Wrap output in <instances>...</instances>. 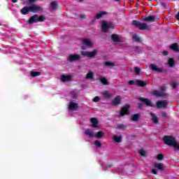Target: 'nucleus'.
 Wrapping results in <instances>:
<instances>
[{
    "instance_id": "f257e3e1",
    "label": "nucleus",
    "mask_w": 179,
    "mask_h": 179,
    "mask_svg": "<svg viewBox=\"0 0 179 179\" xmlns=\"http://www.w3.org/2000/svg\"><path fill=\"white\" fill-rule=\"evenodd\" d=\"M163 141L165 145L172 146V148H174L176 150H179V143L177 142L175 137L172 136H165L163 138Z\"/></svg>"
},
{
    "instance_id": "f03ea898",
    "label": "nucleus",
    "mask_w": 179,
    "mask_h": 179,
    "mask_svg": "<svg viewBox=\"0 0 179 179\" xmlns=\"http://www.w3.org/2000/svg\"><path fill=\"white\" fill-rule=\"evenodd\" d=\"M133 26L139 29V30H149L150 29V26L148 25V24L145 22H141L138 20H133L131 22Z\"/></svg>"
},
{
    "instance_id": "7ed1b4c3",
    "label": "nucleus",
    "mask_w": 179,
    "mask_h": 179,
    "mask_svg": "<svg viewBox=\"0 0 179 179\" xmlns=\"http://www.w3.org/2000/svg\"><path fill=\"white\" fill-rule=\"evenodd\" d=\"M44 20H45V16H38V15H34L29 18V22L31 24L33 23H37L38 22H44Z\"/></svg>"
},
{
    "instance_id": "20e7f679",
    "label": "nucleus",
    "mask_w": 179,
    "mask_h": 179,
    "mask_svg": "<svg viewBox=\"0 0 179 179\" xmlns=\"http://www.w3.org/2000/svg\"><path fill=\"white\" fill-rule=\"evenodd\" d=\"M94 44L92 41L87 38L83 40L81 50H86L87 48H93Z\"/></svg>"
},
{
    "instance_id": "39448f33",
    "label": "nucleus",
    "mask_w": 179,
    "mask_h": 179,
    "mask_svg": "<svg viewBox=\"0 0 179 179\" xmlns=\"http://www.w3.org/2000/svg\"><path fill=\"white\" fill-rule=\"evenodd\" d=\"M80 54L83 57H87V58H94V57H96V55H97V50H94L92 52L81 51Z\"/></svg>"
},
{
    "instance_id": "423d86ee",
    "label": "nucleus",
    "mask_w": 179,
    "mask_h": 179,
    "mask_svg": "<svg viewBox=\"0 0 179 179\" xmlns=\"http://www.w3.org/2000/svg\"><path fill=\"white\" fill-rule=\"evenodd\" d=\"M101 27H102V31H104V33H107V30H108L110 27H113V23H111L110 22L102 21Z\"/></svg>"
},
{
    "instance_id": "0eeeda50",
    "label": "nucleus",
    "mask_w": 179,
    "mask_h": 179,
    "mask_svg": "<svg viewBox=\"0 0 179 179\" xmlns=\"http://www.w3.org/2000/svg\"><path fill=\"white\" fill-rule=\"evenodd\" d=\"M30 11L34 13H37V12H43V8L38 5L33 4L29 6Z\"/></svg>"
},
{
    "instance_id": "6e6552de",
    "label": "nucleus",
    "mask_w": 179,
    "mask_h": 179,
    "mask_svg": "<svg viewBox=\"0 0 179 179\" xmlns=\"http://www.w3.org/2000/svg\"><path fill=\"white\" fill-rule=\"evenodd\" d=\"M162 92H159L157 90L153 91L152 94L154 96H156L157 97H162V96H164V91L166 90V87L162 86L160 87Z\"/></svg>"
},
{
    "instance_id": "1a4fd4ad",
    "label": "nucleus",
    "mask_w": 179,
    "mask_h": 179,
    "mask_svg": "<svg viewBox=\"0 0 179 179\" xmlns=\"http://www.w3.org/2000/svg\"><path fill=\"white\" fill-rule=\"evenodd\" d=\"M67 59L69 61V62H73L75 61H79L80 59V55H69Z\"/></svg>"
},
{
    "instance_id": "9d476101",
    "label": "nucleus",
    "mask_w": 179,
    "mask_h": 179,
    "mask_svg": "<svg viewBox=\"0 0 179 179\" xmlns=\"http://www.w3.org/2000/svg\"><path fill=\"white\" fill-rule=\"evenodd\" d=\"M167 104H169V102L166 100L158 101L157 102V107L158 108H164V107H167Z\"/></svg>"
},
{
    "instance_id": "9b49d317",
    "label": "nucleus",
    "mask_w": 179,
    "mask_h": 179,
    "mask_svg": "<svg viewBox=\"0 0 179 179\" xmlns=\"http://www.w3.org/2000/svg\"><path fill=\"white\" fill-rule=\"evenodd\" d=\"M60 80H62V82H71V80H72V76L62 75L60 77Z\"/></svg>"
},
{
    "instance_id": "f8f14e48",
    "label": "nucleus",
    "mask_w": 179,
    "mask_h": 179,
    "mask_svg": "<svg viewBox=\"0 0 179 179\" xmlns=\"http://www.w3.org/2000/svg\"><path fill=\"white\" fill-rule=\"evenodd\" d=\"M135 83L136 85H137V86H139L140 87H145V86L148 85V83L141 80H136L135 81Z\"/></svg>"
},
{
    "instance_id": "ddd939ff",
    "label": "nucleus",
    "mask_w": 179,
    "mask_h": 179,
    "mask_svg": "<svg viewBox=\"0 0 179 179\" xmlns=\"http://www.w3.org/2000/svg\"><path fill=\"white\" fill-rule=\"evenodd\" d=\"M150 68L151 71H154L155 72H162V70L159 69L156 64H151L150 65Z\"/></svg>"
},
{
    "instance_id": "4468645a",
    "label": "nucleus",
    "mask_w": 179,
    "mask_h": 179,
    "mask_svg": "<svg viewBox=\"0 0 179 179\" xmlns=\"http://www.w3.org/2000/svg\"><path fill=\"white\" fill-rule=\"evenodd\" d=\"M128 110H129V105H126L122 108L120 111V115H125V114H128Z\"/></svg>"
},
{
    "instance_id": "2eb2a0df",
    "label": "nucleus",
    "mask_w": 179,
    "mask_h": 179,
    "mask_svg": "<svg viewBox=\"0 0 179 179\" xmlns=\"http://www.w3.org/2000/svg\"><path fill=\"white\" fill-rule=\"evenodd\" d=\"M144 22H155L156 20V17L154 15H150L148 17L143 18Z\"/></svg>"
},
{
    "instance_id": "dca6fc26",
    "label": "nucleus",
    "mask_w": 179,
    "mask_h": 179,
    "mask_svg": "<svg viewBox=\"0 0 179 179\" xmlns=\"http://www.w3.org/2000/svg\"><path fill=\"white\" fill-rule=\"evenodd\" d=\"M78 108V103H75V102H70L69 105V110H75Z\"/></svg>"
},
{
    "instance_id": "f3484780",
    "label": "nucleus",
    "mask_w": 179,
    "mask_h": 179,
    "mask_svg": "<svg viewBox=\"0 0 179 179\" xmlns=\"http://www.w3.org/2000/svg\"><path fill=\"white\" fill-rule=\"evenodd\" d=\"M154 167H155L156 169H158V170H161V171H163V170H164V169H166V167L164 166V164H163L162 163H155L154 164Z\"/></svg>"
},
{
    "instance_id": "a211bd4d",
    "label": "nucleus",
    "mask_w": 179,
    "mask_h": 179,
    "mask_svg": "<svg viewBox=\"0 0 179 179\" xmlns=\"http://www.w3.org/2000/svg\"><path fill=\"white\" fill-rule=\"evenodd\" d=\"M140 100L141 101H143V103H145L146 106H148L149 107H152L153 106V104H152V102L150 101V100H149L148 99L140 98Z\"/></svg>"
},
{
    "instance_id": "6ab92c4d",
    "label": "nucleus",
    "mask_w": 179,
    "mask_h": 179,
    "mask_svg": "<svg viewBox=\"0 0 179 179\" xmlns=\"http://www.w3.org/2000/svg\"><path fill=\"white\" fill-rule=\"evenodd\" d=\"M107 15V11H100L95 16V19H101L103 16H106Z\"/></svg>"
},
{
    "instance_id": "aec40b11",
    "label": "nucleus",
    "mask_w": 179,
    "mask_h": 179,
    "mask_svg": "<svg viewBox=\"0 0 179 179\" xmlns=\"http://www.w3.org/2000/svg\"><path fill=\"white\" fill-rule=\"evenodd\" d=\"M121 101V96H116L113 101L112 103L113 106H118V103Z\"/></svg>"
},
{
    "instance_id": "412c9836",
    "label": "nucleus",
    "mask_w": 179,
    "mask_h": 179,
    "mask_svg": "<svg viewBox=\"0 0 179 179\" xmlns=\"http://www.w3.org/2000/svg\"><path fill=\"white\" fill-rule=\"evenodd\" d=\"M30 11V6H25L21 10V13L22 15H27Z\"/></svg>"
},
{
    "instance_id": "4be33fe9",
    "label": "nucleus",
    "mask_w": 179,
    "mask_h": 179,
    "mask_svg": "<svg viewBox=\"0 0 179 179\" xmlns=\"http://www.w3.org/2000/svg\"><path fill=\"white\" fill-rule=\"evenodd\" d=\"M113 139L115 142H117V143H120L122 141V136L115 135L113 136Z\"/></svg>"
},
{
    "instance_id": "5701e85b",
    "label": "nucleus",
    "mask_w": 179,
    "mask_h": 179,
    "mask_svg": "<svg viewBox=\"0 0 179 179\" xmlns=\"http://www.w3.org/2000/svg\"><path fill=\"white\" fill-rule=\"evenodd\" d=\"M171 50H173V51H176V52H179V45L177 43H173L171 45Z\"/></svg>"
},
{
    "instance_id": "b1692460",
    "label": "nucleus",
    "mask_w": 179,
    "mask_h": 179,
    "mask_svg": "<svg viewBox=\"0 0 179 179\" xmlns=\"http://www.w3.org/2000/svg\"><path fill=\"white\" fill-rule=\"evenodd\" d=\"M101 94L103 99H110V97H111V94H110L108 91H103L101 92Z\"/></svg>"
},
{
    "instance_id": "393cba45",
    "label": "nucleus",
    "mask_w": 179,
    "mask_h": 179,
    "mask_svg": "<svg viewBox=\"0 0 179 179\" xmlns=\"http://www.w3.org/2000/svg\"><path fill=\"white\" fill-rule=\"evenodd\" d=\"M85 135H87V136H90V138H93L94 136H95L94 132L89 129L85 131Z\"/></svg>"
},
{
    "instance_id": "a878e982",
    "label": "nucleus",
    "mask_w": 179,
    "mask_h": 179,
    "mask_svg": "<svg viewBox=\"0 0 179 179\" xmlns=\"http://www.w3.org/2000/svg\"><path fill=\"white\" fill-rule=\"evenodd\" d=\"M100 82L105 85H108L110 83H108V80H107V78L106 77H101L100 78Z\"/></svg>"
},
{
    "instance_id": "bb28decb",
    "label": "nucleus",
    "mask_w": 179,
    "mask_h": 179,
    "mask_svg": "<svg viewBox=\"0 0 179 179\" xmlns=\"http://www.w3.org/2000/svg\"><path fill=\"white\" fill-rule=\"evenodd\" d=\"M93 128H97V119L95 117H92L90 120Z\"/></svg>"
},
{
    "instance_id": "cd10ccee",
    "label": "nucleus",
    "mask_w": 179,
    "mask_h": 179,
    "mask_svg": "<svg viewBox=\"0 0 179 179\" xmlns=\"http://www.w3.org/2000/svg\"><path fill=\"white\" fill-rule=\"evenodd\" d=\"M111 38L115 43L120 41V37H118V35L117 34H113Z\"/></svg>"
},
{
    "instance_id": "c85d7f7f",
    "label": "nucleus",
    "mask_w": 179,
    "mask_h": 179,
    "mask_svg": "<svg viewBox=\"0 0 179 179\" xmlns=\"http://www.w3.org/2000/svg\"><path fill=\"white\" fill-rule=\"evenodd\" d=\"M58 5V3H57V1H53L50 3V9H52V10H55V9H57V6Z\"/></svg>"
},
{
    "instance_id": "c756f323",
    "label": "nucleus",
    "mask_w": 179,
    "mask_h": 179,
    "mask_svg": "<svg viewBox=\"0 0 179 179\" xmlns=\"http://www.w3.org/2000/svg\"><path fill=\"white\" fill-rule=\"evenodd\" d=\"M40 75H41V73H40L38 71H31V76H32V78H36V76H40Z\"/></svg>"
},
{
    "instance_id": "7c9ffc66",
    "label": "nucleus",
    "mask_w": 179,
    "mask_h": 179,
    "mask_svg": "<svg viewBox=\"0 0 179 179\" xmlns=\"http://www.w3.org/2000/svg\"><path fill=\"white\" fill-rule=\"evenodd\" d=\"M150 115L152 117L153 122H155V124H157L159 122V119L157 118V117H156L153 113H151Z\"/></svg>"
},
{
    "instance_id": "2f4dec72",
    "label": "nucleus",
    "mask_w": 179,
    "mask_h": 179,
    "mask_svg": "<svg viewBox=\"0 0 179 179\" xmlns=\"http://www.w3.org/2000/svg\"><path fill=\"white\" fill-rule=\"evenodd\" d=\"M139 117H141L140 115H138V114L133 115L131 120L132 121L137 122L139 120Z\"/></svg>"
},
{
    "instance_id": "473e14b6",
    "label": "nucleus",
    "mask_w": 179,
    "mask_h": 179,
    "mask_svg": "<svg viewBox=\"0 0 179 179\" xmlns=\"http://www.w3.org/2000/svg\"><path fill=\"white\" fill-rule=\"evenodd\" d=\"M168 64L169 66L173 67L174 66V64H176V62L174 61V59L170 58L168 61Z\"/></svg>"
},
{
    "instance_id": "72a5a7b5",
    "label": "nucleus",
    "mask_w": 179,
    "mask_h": 179,
    "mask_svg": "<svg viewBox=\"0 0 179 179\" xmlns=\"http://www.w3.org/2000/svg\"><path fill=\"white\" fill-rule=\"evenodd\" d=\"M94 73L92 71L88 72V73L86 76L87 79H93V76Z\"/></svg>"
},
{
    "instance_id": "f704fd0d",
    "label": "nucleus",
    "mask_w": 179,
    "mask_h": 179,
    "mask_svg": "<svg viewBox=\"0 0 179 179\" xmlns=\"http://www.w3.org/2000/svg\"><path fill=\"white\" fill-rule=\"evenodd\" d=\"M96 138H103L104 136V132L103 131H99L95 135Z\"/></svg>"
},
{
    "instance_id": "c9c22d12",
    "label": "nucleus",
    "mask_w": 179,
    "mask_h": 179,
    "mask_svg": "<svg viewBox=\"0 0 179 179\" xmlns=\"http://www.w3.org/2000/svg\"><path fill=\"white\" fill-rule=\"evenodd\" d=\"M138 153L141 156H146V151H145V150H140Z\"/></svg>"
},
{
    "instance_id": "e433bc0d",
    "label": "nucleus",
    "mask_w": 179,
    "mask_h": 179,
    "mask_svg": "<svg viewBox=\"0 0 179 179\" xmlns=\"http://www.w3.org/2000/svg\"><path fill=\"white\" fill-rule=\"evenodd\" d=\"M104 64L106 66H114V63L110 62H106Z\"/></svg>"
},
{
    "instance_id": "4c0bfd02",
    "label": "nucleus",
    "mask_w": 179,
    "mask_h": 179,
    "mask_svg": "<svg viewBox=\"0 0 179 179\" xmlns=\"http://www.w3.org/2000/svg\"><path fill=\"white\" fill-rule=\"evenodd\" d=\"M133 40L134 41H139V40H140L139 36H138V35H136V34H134L133 35Z\"/></svg>"
},
{
    "instance_id": "58836bf2",
    "label": "nucleus",
    "mask_w": 179,
    "mask_h": 179,
    "mask_svg": "<svg viewBox=\"0 0 179 179\" xmlns=\"http://www.w3.org/2000/svg\"><path fill=\"white\" fill-rule=\"evenodd\" d=\"M134 71H135L136 75H139V73L141 72V69L139 67H135Z\"/></svg>"
},
{
    "instance_id": "ea45409f",
    "label": "nucleus",
    "mask_w": 179,
    "mask_h": 179,
    "mask_svg": "<svg viewBox=\"0 0 179 179\" xmlns=\"http://www.w3.org/2000/svg\"><path fill=\"white\" fill-rule=\"evenodd\" d=\"M164 157V156H163V155H162V154H159L157 155V160H162Z\"/></svg>"
},
{
    "instance_id": "a19ab883",
    "label": "nucleus",
    "mask_w": 179,
    "mask_h": 179,
    "mask_svg": "<svg viewBox=\"0 0 179 179\" xmlns=\"http://www.w3.org/2000/svg\"><path fill=\"white\" fill-rule=\"evenodd\" d=\"M94 145H96L98 148H100L101 146V143L99 141H95Z\"/></svg>"
},
{
    "instance_id": "79ce46f5",
    "label": "nucleus",
    "mask_w": 179,
    "mask_h": 179,
    "mask_svg": "<svg viewBox=\"0 0 179 179\" xmlns=\"http://www.w3.org/2000/svg\"><path fill=\"white\" fill-rule=\"evenodd\" d=\"M100 101V98L99 96H95L94 99H93V101H94V103H97L98 101Z\"/></svg>"
},
{
    "instance_id": "37998d69",
    "label": "nucleus",
    "mask_w": 179,
    "mask_h": 179,
    "mask_svg": "<svg viewBox=\"0 0 179 179\" xmlns=\"http://www.w3.org/2000/svg\"><path fill=\"white\" fill-rule=\"evenodd\" d=\"M171 86L173 89H176L177 87V83H172Z\"/></svg>"
},
{
    "instance_id": "c03bdc74",
    "label": "nucleus",
    "mask_w": 179,
    "mask_h": 179,
    "mask_svg": "<svg viewBox=\"0 0 179 179\" xmlns=\"http://www.w3.org/2000/svg\"><path fill=\"white\" fill-rule=\"evenodd\" d=\"M135 83V81H134V80H129V85H134Z\"/></svg>"
},
{
    "instance_id": "a18cd8bd",
    "label": "nucleus",
    "mask_w": 179,
    "mask_h": 179,
    "mask_svg": "<svg viewBox=\"0 0 179 179\" xmlns=\"http://www.w3.org/2000/svg\"><path fill=\"white\" fill-rule=\"evenodd\" d=\"M152 174H157V170H156V169H152Z\"/></svg>"
},
{
    "instance_id": "49530a36",
    "label": "nucleus",
    "mask_w": 179,
    "mask_h": 179,
    "mask_svg": "<svg viewBox=\"0 0 179 179\" xmlns=\"http://www.w3.org/2000/svg\"><path fill=\"white\" fill-rule=\"evenodd\" d=\"M72 94H73L72 96L73 99H75L76 97V93L75 92H73Z\"/></svg>"
},
{
    "instance_id": "de8ad7c7",
    "label": "nucleus",
    "mask_w": 179,
    "mask_h": 179,
    "mask_svg": "<svg viewBox=\"0 0 179 179\" xmlns=\"http://www.w3.org/2000/svg\"><path fill=\"white\" fill-rule=\"evenodd\" d=\"M168 54H169V52H167V51H166V50H164V51L163 52V55H168Z\"/></svg>"
},
{
    "instance_id": "09e8293b",
    "label": "nucleus",
    "mask_w": 179,
    "mask_h": 179,
    "mask_svg": "<svg viewBox=\"0 0 179 179\" xmlns=\"http://www.w3.org/2000/svg\"><path fill=\"white\" fill-rule=\"evenodd\" d=\"M162 116H163V117H167V113H162Z\"/></svg>"
},
{
    "instance_id": "8fccbe9b",
    "label": "nucleus",
    "mask_w": 179,
    "mask_h": 179,
    "mask_svg": "<svg viewBox=\"0 0 179 179\" xmlns=\"http://www.w3.org/2000/svg\"><path fill=\"white\" fill-rule=\"evenodd\" d=\"M36 0H29V2H30V3H32V2H34Z\"/></svg>"
},
{
    "instance_id": "3c124183",
    "label": "nucleus",
    "mask_w": 179,
    "mask_h": 179,
    "mask_svg": "<svg viewBox=\"0 0 179 179\" xmlns=\"http://www.w3.org/2000/svg\"><path fill=\"white\" fill-rule=\"evenodd\" d=\"M117 128H124V125H119Z\"/></svg>"
},
{
    "instance_id": "603ef678",
    "label": "nucleus",
    "mask_w": 179,
    "mask_h": 179,
    "mask_svg": "<svg viewBox=\"0 0 179 179\" xmlns=\"http://www.w3.org/2000/svg\"><path fill=\"white\" fill-rule=\"evenodd\" d=\"M176 19H178V20H179V13H178V15L176 16Z\"/></svg>"
},
{
    "instance_id": "864d4df0",
    "label": "nucleus",
    "mask_w": 179,
    "mask_h": 179,
    "mask_svg": "<svg viewBox=\"0 0 179 179\" xmlns=\"http://www.w3.org/2000/svg\"><path fill=\"white\" fill-rule=\"evenodd\" d=\"M13 3H15V2H17V0H13Z\"/></svg>"
},
{
    "instance_id": "5fc2aeb1",
    "label": "nucleus",
    "mask_w": 179,
    "mask_h": 179,
    "mask_svg": "<svg viewBox=\"0 0 179 179\" xmlns=\"http://www.w3.org/2000/svg\"><path fill=\"white\" fill-rule=\"evenodd\" d=\"M80 2H83L85 0H79Z\"/></svg>"
},
{
    "instance_id": "6e6d98bb",
    "label": "nucleus",
    "mask_w": 179,
    "mask_h": 179,
    "mask_svg": "<svg viewBox=\"0 0 179 179\" xmlns=\"http://www.w3.org/2000/svg\"><path fill=\"white\" fill-rule=\"evenodd\" d=\"M116 1H121V0H116Z\"/></svg>"
}]
</instances>
